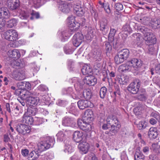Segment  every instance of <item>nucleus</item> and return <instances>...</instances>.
I'll list each match as a JSON object with an SVG mask.
<instances>
[{"mask_svg":"<svg viewBox=\"0 0 160 160\" xmlns=\"http://www.w3.org/2000/svg\"><path fill=\"white\" fill-rule=\"evenodd\" d=\"M30 15H32V16L30 17V19L32 20L34 18H39V14L38 13L36 12H32L30 13Z\"/></svg>","mask_w":160,"mask_h":160,"instance_id":"obj_56","label":"nucleus"},{"mask_svg":"<svg viewBox=\"0 0 160 160\" xmlns=\"http://www.w3.org/2000/svg\"><path fill=\"white\" fill-rule=\"evenodd\" d=\"M68 25L70 28L68 31L71 32L78 29L80 26V23L75 21L73 18H68Z\"/></svg>","mask_w":160,"mask_h":160,"instance_id":"obj_5","label":"nucleus"},{"mask_svg":"<svg viewBox=\"0 0 160 160\" xmlns=\"http://www.w3.org/2000/svg\"><path fill=\"white\" fill-rule=\"evenodd\" d=\"M155 69L156 73L160 74V64L156 65Z\"/></svg>","mask_w":160,"mask_h":160,"instance_id":"obj_62","label":"nucleus"},{"mask_svg":"<svg viewBox=\"0 0 160 160\" xmlns=\"http://www.w3.org/2000/svg\"><path fill=\"white\" fill-rule=\"evenodd\" d=\"M82 72L83 75L91 74L92 72V69L89 65H85L82 69Z\"/></svg>","mask_w":160,"mask_h":160,"instance_id":"obj_29","label":"nucleus"},{"mask_svg":"<svg viewBox=\"0 0 160 160\" xmlns=\"http://www.w3.org/2000/svg\"><path fill=\"white\" fill-rule=\"evenodd\" d=\"M78 105L81 109H84L88 108H92L94 105L90 101L87 100H80L78 102Z\"/></svg>","mask_w":160,"mask_h":160,"instance_id":"obj_9","label":"nucleus"},{"mask_svg":"<svg viewBox=\"0 0 160 160\" xmlns=\"http://www.w3.org/2000/svg\"><path fill=\"white\" fill-rule=\"evenodd\" d=\"M116 30L114 28H111L109 33L108 39L111 42H112V44L114 45H116L117 42H115V40L114 39V37L116 33Z\"/></svg>","mask_w":160,"mask_h":160,"instance_id":"obj_24","label":"nucleus"},{"mask_svg":"<svg viewBox=\"0 0 160 160\" xmlns=\"http://www.w3.org/2000/svg\"><path fill=\"white\" fill-rule=\"evenodd\" d=\"M120 68L122 69L121 71L122 72L132 70L130 64L128 62H127L125 64H123L120 66Z\"/></svg>","mask_w":160,"mask_h":160,"instance_id":"obj_32","label":"nucleus"},{"mask_svg":"<svg viewBox=\"0 0 160 160\" xmlns=\"http://www.w3.org/2000/svg\"><path fill=\"white\" fill-rule=\"evenodd\" d=\"M141 86V82L138 79H135L128 87V91L133 94H136L139 91Z\"/></svg>","mask_w":160,"mask_h":160,"instance_id":"obj_3","label":"nucleus"},{"mask_svg":"<svg viewBox=\"0 0 160 160\" xmlns=\"http://www.w3.org/2000/svg\"><path fill=\"white\" fill-rule=\"evenodd\" d=\"M84 138L83 134L82 132L76 131L73 134V139L76 142H80Z\"/></svg>","mask_w":160,"mask_h":160,"instance_id":"obj_14","label":"nucleus"},{"mask_svg":"<svg viewBox=\"0 0 160 160\" xmlns=\"http://www.w3.org/2000/svg\"><path fill=\"white\" fill-rule=\"evenodd\" d=\"M146 107L144 104L139 103L134 109V112L138 114H139L142 111L146 108Z\"/></svg>","mask_w":160,"mask_h":160,"instance_id":"obj_28","label":"nucleus"},{"mask_svg":"<svg viewBox=\"0 0 160 160\" xmlns=\"http://www.w3.org/2000/svg\"><path fill=\"white\" fill-rule=\"evenodd\" d=\"M22 122L28 125H33L34 120L33 117L25 113L23 116Z\"/></svg>","mask_w":160,"mask_h":160,"instance_id":"obj_16","label":"nucleus"},{"mask_svg":"<svg viewBox=\"0 0 160 160\" xmlns=\"http://www.w3.org/2000/svg\"><path fill=\"white\" fill-rule=\"evenodd\" d=\"M148 160H158V158L155 155H150L149 156Z\"/></svg>","mask_w":160,"mask_h":160,"instance_id":"obj_64","label":"nucleus"},{"mask_svg":"<svg viewBox=\"0 0 160 160\" xmlns=\"http://www.w3.org/2000/svg\"><path fill=\"white\" fill-rule=\"evenodd\" d=\"M59 8H61V11L64 13H68L70 11V9L68 8V5L67 4L65 3L60 5Z\"/></svg>","mask_w":160,"mask_h":160,"instance_id":"obj_42","label":"nucleus"},{"mask_svg":"<svg viewBox=\"0 0 160 160\" xmlns=\"http://www.w3.org/2000/svg\"><path fill=\"white\" fill-rule=\"evenodd\" d=\"M84 116L91 118H93V112L90 110H88L85 112Z\"/></svg>","mask_w":160,"mask_h":160,"instance_id":"obj_50","label":"nucleus"},{"mask_svg":"<svg viewBox=\"0 0 160 160\" xmlns=\"http://www.w3.org/2000/svg\"><path fill=\"white\" fill-rule=\"evenodd\" d=\"M147 97L145 90L144 89H140L137 97L138 99L141 101H145Z\"/></svg>","mask_w":160,"mask_h":160,"instance_id":"obj_19","label":"nucleus"},{"mask_svg":"<svg viewBox=\"0 0 160 160\" xmlns=\"http://www.w3.org/2000/svg\"><path fill=\"white\" fill-rule=\"evenodd\" d=\"M128 62L130 64L132 70L133 69L135 70H138L142 65L141 61L136 58H133Z\"/></svg>","mask_w":160,"mask_h":160,"instance_id":"obj_7","label":"nucleus"},{"mask_svg":"<svg viewBox=\"0 0 160 160\" xmlns=\"http://www.w3.org/2000/svg\"><path fill=\"white\" fill-rule=\"evenodd\" d=\"M38 110L36 108H28L27 109V112L25 113H27L28 115H35L37 113Z\"/></svg>","mask_w":160,"mask_h":160,"instance_id":"obj_43","label":"nucleus"},{"mask_svg":"<svg viewBox=\"0 0 160 160\" xmlns=\"http://www.w3.org/2000/svg\"><path fill=\"white\" fill-rule=\"evenodd\" d=\"M85 84L89 85H94L97 82V79L93 76H88L83 79Z\"/></svg>","mask_w":160,"mask_h":160,"instance_id":"obj_15","label":"nucleus"},{"mask_svg":"<svg viewBox=\"0 0 160 160\" xmlns=\"http://www.w3.org/2000/svg\"><path fill=\"white\" fill-rule=\"evenodd\" d=\"M36 120L34 121V125H39L42 123V120L40 118H37Z\"/></svg>","mask_w":160,"mask_h":160,"instance_id":"obj_59","label":"nucleus"},{"mask_svg":"<svg viewBox=\"0 0 160 160\" xmlns=\"http://www.w3.org/2000/svg\"><path fill=\"white\" fill-rule=\"evenodd\" d=\"M19 112V108L16 105H14V108L13 109L12 113L14 114L15 115H17Z\"/></svg>","mask_w":160,"mask_h":160,"instance_id":"obj_51","label":"nucleus"},{"mask_svg":"<svg viewBox=\"0 0 160 160\" xmlns=\"http://www.w3.org/2000/svg\"><path fill=\"white\" fill-rule=\"evenodd\" d=\"M10 15L9 11L6 8H0V16L4 18H8Z\"/></svg>","mask_w":160,"mask_h":160,"instance_id":"obj_26","label":"nucleus"},{"mask_svg":"<svg viewBox=\"0 0 160 160\" xmlns=\"http://www.w3.org/2000/svg\"><path fill=\"white\" fill-rule=\"evenodd\" d=\"M137 127L139 129H142L146 128V124L143 122H141L139 123Z\"/></svg>","mask_w":160,"mask_h":160,"instance_id":"obj_57","label":"nucleus"},{"mask_svg":"<svg viewBox=\"0 0 160 160\" xmlns=\"http://www.w3.org/2000/svg\"><path fill=\"white\" fill-rule=\"evenodd\" d=\"M139 29L144 34V39L147 44H154L156 43V38L151 30L144 26H142Z\"/></svg>","mask_w":160,"mask_h":160,"instance_id":"obj_2","label":"nucleus"},{"mask_svg":"<svg viewBox=\"0 0 160 160\" xmlns=\"http://www.w3.org/2000/svg\"><path fill=\"white\" fill-rule=\"evenodd\" d=\"M99 3L101 5V7L102 8H103L107 13L108 14L110 13V9L109 5L108 3H104L100 1L99 2Z\"/></svg>","mask_w":160,"mask_h":160,"instance_id":"obj_36","label":"nucleus"},{"mask_svg":"<svg viewBox=\"0 0 160 160\" xmlns=\"http://www.w3.org/2000/svg\"><path fill=\"white\" fill-rule=\"evenodd\" d=\"M14 105L11 104L10 105L9 103H7L6 104V108L9 113H12L13 109L14 108Z\"/></svg>","mask_w":160,"mask_h":160,"instance_id":"obj_48","label":"nucleus"},{"mask_svg":"<svg viewBox=\"0 0 160 160\" xmlns=\"http://www.w3.org/2000/svg\"><path fill=\"white\" fill-rule=\"evenodd\" d=\"M73 121L68 117H65L62 121V125L65 126H72Z\"/></svg>","mask_w":160,"mask_h":160,"instance_id":"obj_33","label":"nucleus"},{"mask_svg":"<svg viewBox=\"0 0 160 160\" xmlns=\"http://www.w3.org/2000/svg\"><path fill=\"white\" fill-rule=\"evenodd\" d=\"M84 160H98L94 153H90L86 155Z\"/></svg>","mask_w":160,"mask_h":160,"instance_id":"obj_39","label":"nucleus"},{"mask_svg":"<svg viewBox=\"0 0 160 160\" xmlns=\"http://www.w3.org/2000/svg\"><path fill=\"white\" fill-rule=\"evenodd\" d=\"M12 78L16 80H22L25 78L24 71L22 70L14 72L12 74Z\"/></svg>","mask_w":160,"mask_h":160,"instance_id":"obj_12","label":"nucleus"},{"mask_svg":"<svg viewBox=\"0 0 160 160\" xmlns=\"http://www.w3.org/2000/svg\"><path fill=\"white\" fill-rule=\"evenodd\" d=\"M30 15V13L25 12L24 11H21L20 13L19 17L22 19H27Z\"/></svg>","mask_w":160,"mask_h":160,"instance_id":"obj_44","label":"nucleus"},{"mask_svg":"<svg viewBox=\"0 0 160 160\" xmlns=\"http://www.w3.org/2000/svg\"><path fill=\"white\" fill-rule=\"evenodd\" d=\"M135 160H144L145 156L139 150H136L134 154Z\"/></svg>","mask_w":160,"mask_h":160,"instance_id":"obj_30","label":"nucleus"},{"mask_svg":"<svg viewBox=\"0 0 160 160\" xmlns=\"http://www.w3.org/2000/svg\"><path fill=\"white\" fill-rule=\"evenodd\" d=\"M89 148V144L86 142H81L78 145V148L79 150L84 154L88 152Z\"/></svg>","mask_w":160,"mask_h":160,"instance_id":"obj_17","label":"nucleus"},{"mask_svg":"<svg viewBox=\"0 0 160 160\" xmlns=\"http://www.w3.org/2000/svg\"><path fill=\"white\" fill-rule=\"evenodd\" d=\"M115 8L117 11H119L123 9V6L121 3H118L115 4Z\"/></svg>","mask_w":160,"mask_h":160,"instance_id":"obj_54","label":"nucleus"},{"mask_svg":"<svg viewBox=\"0 0 160 160\" xmlns=\"http://www.w3.org/2000/svg\"><path fill=\"white\" fill-rule=\"evenodd\" d=\"M110 126L111 129L110 130V132L115 134L118 132L121 127V125L120 122H119L116 124L112 125Z\"/></svg>","mask_w":160,"mask_h":160,"instance_id":"obj_27","label":"nucleus"},{"mask_svg":"<svg viewBox=\"0 0 160 160\" xmlns=\"http://www.w3.org/2000/svg\"><path fill=\"white\" fill-rule=\"evenodd\" d=\"M99 24L100 30L103 34H106L109 30L108 20L105 18H103L100 21Z\"/></svg>","mask_w":160,"mask_h":160,"instance_id":"obj_6","label":"nucleus"},{"mask_svg":"<svg viewBox=\"0 0 160 160\" xmlns=\"http://www.w3.org/2000/svg\"><path fill=\"white\" fill-rule=\"evenodd\" d=\"M33 95L32 93L30 92L27 91L25 94H23L21 96L20 98L22 99H25L26 102H27V100L30 98H32Z\"/></svg>","mask_w":160,"mask_h":160,"instance_id":"obj_37","label":"nucleus"},{"mask_svg":"<svg viewBox=\"0 0 160 160\" xmlns=\"http://www.w3.org/2000/svg\"><path fill=\"white\" fill-rule=\"evenodd\" d=\"M118 82L120 84H126L128 82V78L127 76H122L117 79Z\"/></svg>","mask_w":160,"mask_h":160,"instance_id":"obj_35","label":"nucleus"},{"mask_svg":"<svg viewBox=\"0 0 160 160\" xmlns=\"http://www.w3.org/2000/svg\"><path fill=\"white\" fill-rule=\"evenodd\" d=\"M118 52L121 55L124 61L126 60L129 57V51L127 49H123Z\"/></svg>","mask_w":160,"mask_h":160,"instance_id":"obj_31","label":"nucleus"},{"mask_svg":"<svg viewBox=\"0 0 160 160\" xmlns=\"http://www.w3.org/2000/svg\"><path fill=\"white\" fill-rule=\"evenodd\" d=\"M92 95L91 90L89 89H84L80 94V97L83 98L87 99H89Z\"/></svg>","mask_w":160,"mask_h":160,"instance_id":"obj_21","label":"nucleus"},{"mask_svg":"<svg viewBox=\"0 0 160 160\" xmlns=\"http://www.w3.org/2000/svg\"><path fill=\"white\" fill-rule=\"evenodd\" d=\"M18 33L15 30L10 29L6 31L3 34L4 38L6 40L11 41H15L18 39Z\"/></svg>","mask_w":160,"mask_h":160,"instance_id":"obj_4","label":"nucleus"},{"mask_svg":"<svg viewBox=\"0 0 160 160\" xmlns=\"http://www.w3.org/2000/svg\"><path fill=\"white\" fill-rule=\"evenodd\" d=\"M18 0H7V6L10 9H16L19 6Z\"/></svg>","mask_w":160,"mask_h":160,"instance_id":"obj_13","label":"nucleus"},{"mask_svg":"<svg viewBox=\"0 0 160 160\" xmlns=\"http://www.w3.org/2000/svg\"><path fill=\"white\" fill-rule=\"evenodd\" d=\"M122 29V31L125 32L129 31L130 30V26L128 24H125L123 26Z\"/></svg>","mask_w":160,"mask_h":160,"instance_id":"obj_58","label":"nucleus"},{"mask_svg":"<svg viewBox=\"0 0 160 160\" xmlns=\"http://www.w3.org/2000/svg\"><path fill=\"white\" fill-rule=\"evenodd\" d=\"M39 101V99L38 97L30 98L27 100L26 102L27 104L29 105L33 106V105L36 106L38 103Z\"/></svg>","mask_w":160,"mask_h":160,"instance_id":"obj_23","label":"nucleus"},{"mask_svg":"<svg viewBox=\"0 0 160 160\" xmlns=\"http://www.w3.org/2000/svg\"><path fill=\"white\" fill-rule=\"evenodd\" d=\"M92 57L94 58L96 61H99L102 59L101 51L100 49H95L92 52Z\"/></svg>","mask_w":160,"mask_h":160,"instance_id":"obj_18","label":"nucleus"},{"mask_svg":"<svg viewBox=\"0 0 160 160\" xmlns=\"http://www.w3.org/2000/svg\"><path fill=\"white\" fill-rule=\"evenodd\" d=\"M8 53L9 54L10 57L11 58H14L17 59L19 58L21 56L19 51L17 49L10 50L8 51Z\"/></svg>","mask_w":160,"mask_h":160,"instance_id":"obj_25","label":"nucleus"},{"mask_svg":"<svg viewBox=\"0 0 160 160\" xmlns=\"http://www.w3.org/2000/svg\"><path fill=\"white\" fill-rule=\"evenodd\" d=\"M78 126L83 131L85 132L90 131L92 129V126L89 123L83 122L82 119H79L77 121Z\"/></svg>","mask_w":160,"mask_h":160,"instance_id":"obj_10","label":"nucleus"},{"mask_svg":"<svg viewBox=\"0 0 160 160\" xmlns=\"http://www.w3.org/2000/svg\"><path fill=\"white\" fill-rule=\"evenodd\" d=\"M107 123L110 126L112 125L116 124L119 122L117 118L114 116H108L107 119Z\"/></svg>","mask_w":160,"mask_h":160,"instance_id":"obj_22","label":"nucleus"},{"mask_svg":"<svg viewBox=\"0 0 160 160\" xmlns=\"http://www.w3.org/2000/svg\"><path fill=\"white\" fill-rule=\"evenodd\" d=\"M54 143L53 139L49 137L46 138L45 140L38 144V151H33L29 154V158L32 160H34L38 158L41 152L49 149L50 147H52Z\"/></svg>","mask_w":160,"mask_h":160,"instance_id":"obj_1","label":"nucleus"},{"mask_svg":"<svg viewBox=\"0 0 160 160\" xmlns=\"http://www.w3.org/2000/svg\"><path fill=\"white\" fill-rule=\"evenodd\" d=\"M17 22V20L15 18H12L9 20L7 22V27L9 28H11L15 26Z\"/></svg>","mask_w":160,"mask_h":160,"instance_id":"obj_41","label":"nucleus"},{"mask_svg":"<svg viewBox=\"0 0 160 160\" xmlns=\"http://www.w3.org/2000/svg\"><path fill=\"white\" fill-rule=\"evenodd\" d=\"M93 30L91 27L89 28L88 30L87 33L86 35L87 39H90L93 37Z\"/></svg>","mask_w":160,"mask_h":160,"instance_id":"obj_45","label":"nucleus"},{"mask_svg":"<svg viewBox=\"0 0 160 160\" xmlns=\"http://www.w3.org/2000/svg\"><path fill=\"white\" fill-rule=\"evenodd\" d=\"M158 134V133L157 128L155 127H151L149 129L148 135L150 138L155 139L157 138Z\"/></svg>","mask_w":160,"mask_h":160,"instance_id":"obj_20","label":"nucleus"},{"mask_svg":"<svg viewBox=\"0 0 160 160\" xmlns=\"http://www.w3.org/2000/svg\"><path fill=\"white\" fill-rule=\"evenodd\" d=\"M149 46L148 48V51L147 52L151 55H152L155 53L154 48L153 44H148Z\"/></svg>","mask_w":160,"mask_h":160,"instance_id":"obj_47","label":"nucleus"},{"mask_svg":"<svg viewBox=\"0 0 160 160\" xmlns=\"http://www.w3.org/2000/svg\"><path fill=\"white\" fill-rule=\"evenodd\" d=\"M29 151L27 149H22L21 151L22 155L24 157L27 156L28 154Z\"/></svg>","mask_w":160,"mask_h":160,"instance_id":"obj_61","label":"nucleus"},{"mask_svg":"<svg viewBox=\"0 0 160 160\" xmlns=\"http://www.w3.org/2000/svg\"><path fill=\"white\" fill-rule=\"evenodd\" d=\"M107 92V89L106 87H103L101 88L100 91V95L101 98H104Z\"/></svg>","mask_w":160,"mask_h":160,"instance_id":"obj_46","label":"nucleus"},{"mask_svg":"<svg viewBox=\"0 0 160 160\" xmlns=\"http://www.w3.org/2000/svg\"><path fill=\"white\" fill-rule=\"evenodd\" d=\"M153 151H154L156 153L159 152L160 146L157 144H153L152 145Z\"/></svg>","mask_w":160,"mask_h":160,"instance_id":"obj_53","label":"nucleus"},{"mask_svg":"<svg viewBox=\"0 0 160 160\" xmlns=\"http://www.w3.org/2000/svg\"><path fill=\"white\" fill-rule=\"evenodd\" d=\"M114 60L115 62L118 64H119L124 61V60L119 52L118 53L117 55L115 56Z\"/></svg>","mask_w":160,"mask_h":160,"instance_id":"obj_38","label":"nucleus"},{"mask_svg":"<svg viewBox=\"0 0 160 160\" xmlns=\"http://www.w3.org/2000/svg\"><path fill=\"white\" fill-rule=\"evenodd\" d=\"M106 49L108 52H110L112 49V47L110 43L108 42H105Z\"/></svg>","mask_w":160,"mask_h":160,"instance_id":"obj_55","label":"nucleus"},{"mask_svg":"<svg viewBox=\"0 0 160 160\" xmlns=\"http://www.w3.org/2000/svg\"><path fill=\"white\" fill-rule=\"evenodd\" d=\"M16 130L19 133L25 134L30 132L29 127L23 124H18L15 128Z\"/></svg>","mask_w":160,"mask_h":160,"instance_id":"obj_11","label":"nucleus"},{"mask_svg":"<svg viewBox=\"0 0 160 160\" xmlns=\"http://www.w3.org/2000/svg\"><path fill=\"white\" fill-rule=\"evenodd\" d=\"M73 148L70 145H68L66 147L64 151L66 152L71 153L73 151Z\"/></svg>","mask_w":160,"mask_h":160,"instance_id":"obj_52","label":"nucleus"},{"mask_svg":"<svg viewBox=\"0 0 160 160\" xmlns=\"http://www.w3.org/2000/svg\"><path fill=\"white\" fill-rule=\"evenodd\" d=\"M83 38V35L80 32H78L73 37L72 43L73 45L78 47L81 44Z\"/></svg>","mask_w":160,"mask_h":160,"instance_id":"obj_8","label":"nucleus"},{"mask_svg":"<svg viewBox=\"0 0 160 160\" xmlns=\"http://www.w3.org/2000/svg\"><path fill=\"white\" fill-rule=\"evenodd\" d=\"M10 140L8 134H6L4 135V141L5 142H8Z\"/></svg>","mask_w":160,"mask_h":160,"instance_id":"obj_63","label":"nucleus"},{"mask_svg":"<svg viewBox=\"0 0 160 160\" xmlns=\"http://www.w3.org/2000/svg\"><path fill=\"white\" fill-rule=\"evenodd\" d=\"M57 140L60 141H62L66 138V136L62 131L59 132L57 134Z\"/></svg>","mask_w":160,"mask_h":160,"instance_id":"obj_40","label":"nucleus"},{"mask_svg":"<svg viewBox=\"0 0 160 160\" xmlns=\"http://www.w3.org/2000/svg\"><path fill=\"white\" fill-rule=\"evenodd\" d=\"M151 116L155 118L157 120H160V116L157 113L152 112L151 114Z\"/></svg>","mask_w":160,"mask_h":160,"instance_id":"obj_60","label":"nucleus"},{"mask_svg":"<svg viewBox=\"0 0 160 160\" xmlns=\"http://www.w3.org/2000/svg\"><path fill=\"white\" fill-rule=\"evenodd\" d=\"M74 10L76 14L79 16H82L84 12L83 8L79 5H76Z\"/></svg>","mask_w":160,"mask_h":160,"instance_id":"obj_34","label":"nucleus"},{"mask_svg":"<svg viewBox=\"0 0 160 160\" xmlns=\"http://www.w3.org/2000/svg\"><path fill=\"white\" fill-rule=\"evenodd\" d=\"M93 118H91L89 117L85 116L82 121H83V122L89 123L91 122L93 120Z\"/></svg>","mask_w":160,"mask_h":160,"instance_id":"obj_49","label":"nucleus"}]
</instances>
